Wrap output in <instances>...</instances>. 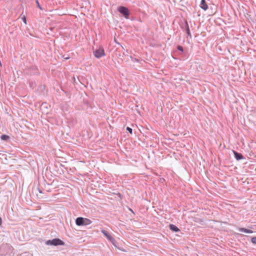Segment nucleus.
Returning <instances> with one entry per match:
<instances>
[{
	"mask_svg": "<svg viewBox=\"0 0 256 256\" xmlns=\"http://www.w3.org/2000/svg\"><path fill=\"white\" fill-rule=\"evenodd\" d=\"M170 229L174 232H178L180 230L175 225L170 224L169 225Z\"/></svg>",
	"mask_w": 256,
	"mask_h": 256,
	"instance_id": "6e6552de",
	"label": "nucleus"
},
{
	"mask_svg": "<svg viewBox=\"0 0 256 256\" xmlns=\"http://www.w3.org/2000/svg\"><path fill=\"white\" fill-rule=\"evenodd\" d=\"M251 242L254 244H256V236H254L251 238Z\"/></svg>",
	"mask_w": 256,
	"mask_h": 256,
	"instance_id": "ddd939ff",
	"label": "nucleus"
},
{
	"mask_svg": "<svg viewBox=\"0 0 256 256\" xmlns=\"http://www.w3.org/2000/svg\"><path fill=\"white\" fill-rule=\"evenodd\" d=\"M0 138L4 141H7L10 139V136L6 134H2L0 136Z\"/></svg>",
	"mask_w": 256,
	"mask_h": 256,
	"instance_id": "f8f14e48",
	"label": "nucleus"
},
{
	"mask_svg": "<svg viewBox=\"0 0 256 256\" xmlns=\"http://www.w3.org/2000/svg\"><path fill=\"white\" fill-rule=\"evenodd\" d=\"M23 21L25 24H26V18L25 17L23 18Z\"/></svg>",
	"mask_w": 256,
	"mask_h": 256,
	"instance_id": "f3484780",
	"label": "nucleus"
},
{
	"mask_svg": "<svg viewBox=\"0 0 256 256\" xmlns=\"http://www.w3.org/2000/svg\"><path fill=\"white\" fill-rule=\"evenodd\" d=\"M94 56L98 58H100L106 55L104 49L102 48H99L94 52Z\"/></svg>",
	"mask_w": 256,
	"mask_h": 256,
	"instance_id": "7ed1b4c3",
	"label": "nucleus"
},
{
	"mask_svg": "<svg viewBox=\"0 0 256 256\" xmlns=\"http://www.w3.org/2000/svg\"><path fill=\"white\" fill-rule=\"evenodd\" d=\"M233 153L234 154V158L236 160H239L244 158V157L242 154L234 150H233Z\"/></svg>",
	"mask_w": 256,
	"mask_h": 256,
	"instance_id": "423d86ee",
	"label": "nucleus"
},
{
	"mask_svg": "<svg viewBox=\"0 0 256 256\" xmlns=\"http://www.w3.org/2000/svg\"><path fill=\"white\" fill-rule=\"evenodd\" d=\"M46 245H52V246H64V242L58 238H54L52 240H48L46 242Z\"/></svg>",
	"mask_w": 256,
	"mask_h": 256,
	"instance_id": "f257e3e1",
	"label": "nucleus"
},
{
	"mask_svg": "<svg viewBox=\"0 0 256 256\" xmlns=\"http://www.w3.org/2000/svg\"><path fill=\"white\" fill-rule=\"evenodd\" d=\"M36 4L37 7H38L41 10H42V8L41 7V6H40V4L38 1V0H36Z\"/></svg>",
	"mask_w": 256,
	"mask_h": 256,
	"instance_id": "2eb2a0df",
	"label": "nucleus"
},
{
	"mask_svg": "<svg viewBox=\"0 0 256 256\" xmlns=\"http://www.w3.org/2000/svg\"><path fill=\"white\" fill-rule=\"evenodd\" d=\"M92 222V220L87 218H84V226L90 224Z\"/></svg>",
	"mask_w": 256,
	"mask_h": 256,
	"instance_id": "9d476101",
	"label": "nucleus"
},
{
	"mask_svg": "<svg viewBox=\"0 0 256 256\" xmlns=\"http://www.w3.org/2000/svg\"><path fill=\"white\" fill-rule=\"evenodd\" d=\"M238 230L240 232H246L248 234H252L253 232L252 230L246 229V228H239Z\"/></svg>",
	"mask_w": 256,
	"mask_h": 256,
	"instance_id": "1a4fd4ad",
	"label": "nucleus"
},
{
	"mask_svg": "<svg viewBox=\"0 0 256 256\" xmlns=\"http://www.w3.org/2000/svg\"><path fill=\"white\" fill-rule=\"evenodd\" d=\"M200 6L201 8H202V10H206L208 9V6L206 4V2L205 0H201V2H200Z\"/></svg>",
	"mask_w": 256,
	"mask_h": 256,
	"instance_id": "0eeeda50",
	"label": "nucleus"
},
{
	"mask_svg": "<svg viewBox=\"0 0 256 256\" xmlns=\"http://www.w3.org/2000/svg\"><path fill=\"white\" fill-rule=\"evenodd\" d=\"M76 224L78 226H84V218L78 217L76 220Z\"/></svg>",
	"mask_w": 256,
	"mask_h": 256,
	"instance_id": "39448f33",
	"label": "nucleus"
},
{
	"mask_svg": "<svg viewBox=\"0 0 256 256\" xmlns=\"http://www.w3.org/2000/svg\"><path fill=\"white\" fill-rule=\"evenodd\" d=\"M102 232L107 238L108 240L110 241L112 243L114 242L115 240L110 235L108 231L103 230H102Z\"/></svg>",
	"mask_w": 256,
	"mask_h": 256,
	"instance_id": "20e7f679",
	"label": "nucleus"
},
{
	"mask_svg": "<svg viewBox=\"0 0 256 256\" xmlns=\"http://www.w3.org/2000/svg\"><path fill=\"white\" fill-rule=\"evenodd\" d=\"M118 10L120 13L124 16L126 18H128L130 11L127 8L124 6H120L118 8Z\"/></svg>",
	"mask_w": 256,
	"mask_h": 256,
	"instance_id": "f03ea898",
	"label": "nucleus"
},
{
	"mask_svg": "<svg viewBox=\"0 0 256 256\" xmlns=\"http://www.w3.org/2000/svg\"><path fill=\"white\" fill-rule=\"evenodd\" d=\"M186 32L188 36L191 37L192 35H191V34L190 32L188 25L187 22L186 23Z\"/></svg>",
	"mask_w": 256,
	"mask_h": 256,
	"instance_id": "9b49d317",
	"label": "nucleus"
},
{
	"mask_svg": "<svg viewBox=\"0 0 256 256\" xmlns=\"http://www.w3.org/2000/svg\"><path fill=\"white\" fill-rule=\"evenodd\" d=\"M177 48L178 50L182 52H184V48L183 47L180 46H178L177 47Z\"/></svg>",
	"mask_w": 256,
	"mask_h": 256,
	"instance_id": "4468645a",
	"label": "nucleus"
},
{
	"mask_svg": "<svg viewBox=\"0 0 256 256\" xmlns=\"http://www.w3.org/2000/svg\"><path fill=\"white\" fill-rule=\"evenodd\" d=\"M126 130L130 133V134H132V128H130V127H127L126 128Z\"/></svg>",
	"mask_w": 256,
	"mask_h": 256,
	"instance_id": "dca6fc26",
	"label": "nucleus"
}]
</instances>
